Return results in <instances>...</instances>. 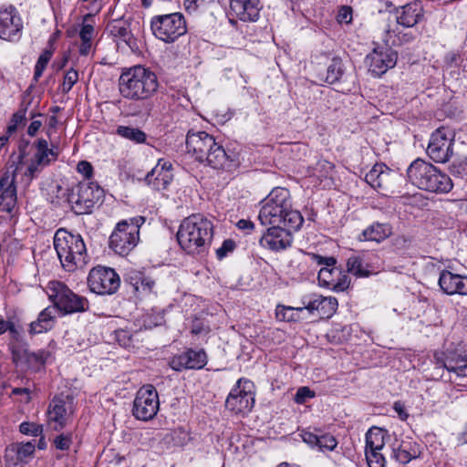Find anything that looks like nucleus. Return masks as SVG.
<instances>
[{
	"label": "nucleus",
	"instance_id": "f257e3e1",
	"mask_svg": "<svg viewBox=\"0 0 467 467\" xmlns=\"http://www.w3.org/2000/svg\"><path fill=\"white\" fill-rule=\"evenodd\" d=\"M213 236V224L211 220L201 213L185 218L177 233L181 247L188 254L203 253L211 244Z\"/></svg>",
	"mask_w": 467,
	"mask_h": 467
},
{
	"label": "nucleus",
	"instance_id": "f03ea898",
	"mask_svg": "<svg viewBox=\"0 0 467 467\" xmlns=\"http://www.w3.org/2000/svg\"><path fill=\"white\" fill-rule=\"evenodd\" d=\"M185 143L187 154L200 163L213 169H223L228 162L223 147L205 131L189 130Z\"/></svg>",
	"mask_w": 467,
	"mask_h": 467
},
{
	"label": "nucleus",
	"instance_id": "7ed1b4c3",
	"mask_svg": "<svg viewBox=\"0 0 467 467\" xmlns=\"http://www.w3.org/2000/svg\"><path fill=\"white\" fill-rule=\"evenodd\" d=\"M158 88L159 81L156 74L142 66L126 69L119 79V92L128 99H148L156 93Z\"/></svg>",
	"mask_w": 467,
	"mask_h": 467
},
{
	"label": "nucleus",
	"instance_id": "20e7f679",
	"mask_svg": "<svg viewBox=\"0 0 467 467\" xmlns=\"http://www.w3.org/2000/svg\"><path fill=\"white\" fill-rule=\"evenodd\" d=\"M18 151L17 166L26 165L23 174L26 185H29L45 167L56 161L58 157V152L54 147L49 148L45 139H38L32 145L29 141H21Z\"/></svg>",
	"mask_w": 467,
	"mask_h": 467
},
{
	"label": "nucleus",
	"instance_id": "39448f33",
	"mask_svg": "<svg viewBox=\"0 0 467 467\" xmlns=\"http://www.w3.org/2000/svg\"><path fill=\"white\" fill-rule=\"evenodd\" d=\"M54 247L62 267L68 272L88 264L87 248L80 234L60 228L54 235Z\"/></svg>",
	"mask_w": 467,
	"mask_h": 467
},
{
	"label": "nucleus",
	"instance_id": "423d86ee",
	"mask_svg": "<svg viewBox=\"0 0 467 467\" xmlns=\"http://www.w3.org/2000/svg\"><path fill=\"white\" fill-rule=\"evenodd\" d=\"M410 182L420 190L435 193H447L452 187L451 178L437 167L421 159H417L407 169Z\"/></svg>",
	"mask_w": 467,
	"mask_h": 467
},
{
	"label": "nucleus",
	"instance_id": "0eeeda50",
	"mask_svg": "<svg viewBox=\"0 0 467 467\" xmlns=\"http://www.w3.org/2000/svg\"><path fill=\"white\" fill-rule=\"evenodd\" d=\"M103 196L104 190L98 183L83 181L68 191L67 201L76 214H88Z\"/></svg>",
	"mask_w": 467,
	"mask_h": 467
},
{
	"label": "nucleus",
	"instance_id": "6e6552de",
	"mask_svg": "<svg viewBox=\"0 0 467 467\" xmlns=\"http://www.w3.org/2000/svg\"><path fill=\"white\" fill-rule=\"evenodd\" d=\"M46 292L49 300L63 315L85 312L88 308L86 297L78 296L60 281H50Z\"/></svg>",
	"mask_w": 467,
	"mask_h": 467
},
{
	"label": "nucleus",
	"instance_id": "1a4fd4ad",
	"mask_svg": "<svg viewBox=\"0 0 467 467\" xmlns=\"http://www.w3.org/2000/svg\"><path fill=\"white\" fill-rule=\"evenodd\" d=\"M144 222L141 216L119 222L109 237V247L119 255L129 254L138 244L140 227Z\"/></svg>",
	"mask_w": 467,
	"mask_h": 467
},
{
	"label": "nucleus",
	"instance_id": "9d476101",
	"mask_svg": "<svg viewBox=\"0 0 467 467\" xmlns=\"http://www.w3.org/2000/svg\"><path fill=\"white\" fill-rule=\"evenodd\" d=\"M154 36L165 43H174L187 33L186 20L181 13L154 16L150 20Z\"/></svg>",
	"mask_w": 467,
	"mask_h": 467
},
{
	"label": "nucleus",
	"instance_id": "9b49d317",
	"mask_svg": "<svg viewBox=\"0 0 467 467\" xmlns=\"http://www.w3.org/2000/svg\"><path fill=\"white\" fill-rule=\"evenodd\" d=\"M265 203L283 211L286 216L285 227L290 230H298L303 224V216L298 211L292 208L290 192L287 189L275 188L265 200Z\"/></svg>",
	"mask_w": 467,
	"mask_h": 467
},
{
	"label": "nucleus",
	"instance_id": "f8f14e48",
	"mask_svg": "<svg viewBox=\"0 0 467 467\" xmlns=\"http://www.w3.org/2000/svg\"><path fill=\"white\" fill-rule=\"evenodd\" d=\"M454 133L449 128L437 129L431 136L428 156L437 163L447 162L453 153Z\"/></svg>",
	"mask_w": 467,
	"mask_h": 467
},
{
	"label": "nucleus",
	"instance_id": "ddd939ff",
	"mask_svg": "<svg viewBox=\"0 0 467 467\" xmlns=\"http://www.w3.org/2000/svg\"><path fill=\"white\" fill-rule=\"evenodd\" d=\"M88 285L98 295H112L119 289L120 278L113 268L98 265L89 271Z\"/></svg>",
	"mask_w": 467,
	"mask_h": 467
},
{
	"label": "nucleus",
	"instance_id": "4468645a",
	"mask_svg": "<svg viewBox=\"0 0 467 467\" xmlns=\"http://www.w3.org/2000/svg\"><path fill=\"white\" fill-rule=\"evenodd\" d=\"M160 408L159 395L152 385L141 387L134 399L132 414L140 420L153 419Z\"/></svg>",
	"mask_w": 467,
	"mask_h": 467
},
{
	"label": "nucleus",
	"instance_id": "2eb2a0df",
	"mask_svg": "<svg viewBox=\"0 0 467 467\" xmlns=\"http://www.w3.org/2000/svg\"><path fill=\"white\" fill-rule=\"evenodd\" d=\"M252 387L251 381L244 379H238L236 386L231 390L225 400L226 409L235 414L250 412L254 404Z\"/></svg>",
	"mask_w": 467,
	"mask_h": 467
},
{
	"label": "nucleus",
	"instance_id": "dca6fc26",
	"mask_svg": "<svg viewBox=\"0 0 467 467\" xmlns=\"http://www.w3.org/2000/svg\"><path fill=\"white\" fill-rule=\"evenodd\" d=\"M74 412L73 398L69 395L55 397L49 403L47 410L48 424L55 431L62 430L69 417Z\"/></svg>",
	"mask_w": 467,
	"mask_h": 467
},
{
	"label": "nucleus",
	"instance_id": "f3484780",
	"mask_svg": "<svg viewBox=\"0 0 467 467\" xmlns=\"http://www.w3.org/2000/svg\"><path fill=\"white\" fill-rule=\"evenodd\" d=\"M398 60V53L390 47H378L366 57L368 71L377 77L385 74L395 67Z\"/></svg>",
	"mask_w": 467,
	"mask_h": 467
},
{
	"label": "nucleus",
	"instance_id": "a211bd4d",
	"mask_svg": "<svg viewBox=\"0 0 467 467\" xmlns=\"http://www.w3.org/2000/svg\"><path fill=\"white\" fill-rule=\"evenodd\" d=\"M435 358L436 368H444L447 370V376L441 374V378L457 385H462L463 382L467 380V356L445 358H441L436 356Z\"/></svg>",
	"mask_w": 467,
	"mask_h": 467
},
{
	"label": "nucleus",
	"instance_id": "6ab92c4d",
	"mask_svg": "<svg viewBox=\"0 0 467 467\" xmlns=\"http://www.w3.org/2000/svg\"><path fill=\"white\" fill-rule=\"evenodd\" d=\"M283 225H273L267 229V232L260 238L259 244L262 247L271 251L278 252L285 250L292 244V232Z\"/></svg>",
	"mask_w": 467,
	"mask_h": 467
},
{
	"label": "nucleus",
	"instance_id": "aec40b11",
	"mask_svg": "<svg viewBox=\"0 0 467 467\" xmlns=\"http://www.w3.org/2000/svg\"><path fill=\"white\" fill-rule=\"evenodd\" d=\"M387 16L398 22L404 28H410L419 24L424 17V8L420 1H413L396 7Z\"/></svg>",
	"mask_w": 467,
	"mask_h": 467
},
{
	"label": "nucleus",
	"instance_id": "412c9836",
	"mask_svg": "<svg viewBox=\"0 0 467 467\" xmlns=\"http://www.w3.org/2000/svg\"><path fill=\"white\" fill-rule=\"evenodd\" d=\"M400 26L394 19H390V16L384 19L381 40L388 47H400L415 40V36L411 32L405 31Z\"/></svg>",
	"mask_w": 467,
	"mask_h": 467
},
{
	"label": "nucleus",
	"instance_id": "4be33fe9",
	"mask_svg": "<svg viewBox=\"0 0 467 467\" xmlns=\"http://www.w3.org/2000/svg\"><path fill=\"white\" fill-rule=\"evenodd\" d=\"M207 364V355L203 349L188 348L184 352L173 356L169 365L176 371L183 369H200Z\"/></svg>",
	"mask_w": 467,
	"mask_h": 467
},
{
	"label": "nucleus",
	"instance_id": "5701e85b",
	"mask_svg": "<svg viewBox=\"0 0 467 467\" xmlns=\"http://www.w3.org/2000/svg\"><path fill=\"white\" fill-rule=\"evenodd\" d=\"M19 167L16 166L14 171H6L0 178V210L6 213H12L17 201V192L16 185V171Z\"/></svg>",
	"mask_w": 467,
	"mask_h": 467
},
{
	"label": "nucleus",
	"instance_id": "b1692460",
	"mask_svg": "<svg viewBox=\"0 0 467 467\" xmlns=\"http://www.w3.org/2000/svg\"><path fill=\"white\" fill-rule=\"evenodd\" d=\"M23 25L16 8L0 10V39L13 40L22 30Z\"/></svg>",
	"mask_w": 467,
	"mask_h": 467
},
{
	"label": "nucleus",
	"instance_id": "393cba45",
	"mask_svg": "<svg viewBox=\"0 0 467 467\" xmlns=\"http://www.w3.org/2000/svg\"><path fill=\"white\" fill-rule=\"evenodd\" d=\"M303 306L297 307L299 311L304 309L309 313L317 312L320 318H329L337 311V300L333 296L314 295L308 301H303Z\"/></svg>",
	"mask_w": 467,
	"mask_h": 467
},
{
	"label": "nucleus",
	"instance_id": "a878e982",
	"mask_svg": "<svg viewBox=\"0 0 467 467\" xmlns=\"http://www.w3.org/2000/svg\"><path fill=\"white\" fill-rule=\"evenodd\" d=\"M171 164L160 160L157 165L145 177L146 182L156 191L167 189L172 181Z\"/></svg>",
	"mask_w": 467,
	"mask_h": 467
},
{
	"label": "nucleus",
	"instance_id": "bb28decb",
	"mask_svg": "<svg viewBox=\"0 0 467 467\" xmlns=\"http://www.w3.org/2000/svg\"><path fill=\"white\" fill-rule=\"evenodd\" d=\"M439 285L447 295H467V276L443 270L440 275Z\"/></svg>",
	"mask_w": 467,
	"mask_h": 467
},
{
	"label": "nucleus",
	"instance_id": "cd10ccee",
	"mask_svg": "<svg viewBox=\"0 0 467 467\" xmlns=\"http://www.w3.org/2000/svg\"><path fill=\"white\" fill-rule=\"evenodd\" d=\"M391 171L383 163L375 164L366 174L365 181L373 189L381 191L388 189L391 184Z\"/></svg>",
	"mask_w": 467,
	"mask_h": 467
},
{
	"label": "nucleus",
	"instance_id": "c85d7f7f",
	"mask_svg": "<svg viewBox=\"0 0 467 467\" xmlns=\"http://www.w3.org/2000/svg\"><path fill=\"white\" fill-rule=\"evenodd\" d=\"M258 0H231L230 7L242 21H256L259 17Z\"/></svg>",
	"mask_w": 467,
	"mask_h": 467
},
{
	"label": "nucleus",
	"instance_id": "c756f323",
	"mask_svg": "<svg viewBox=\"0 0 467 467\" xmlns=\"http://www.w3.org/2000/svg\"><path fill=\"white\" fill-rule=\"evenodd\" d=\"M107 29L116 41L122 42L130 48L136 45L130 25L127 20L114 19L108 24Z\"/></svg>",
	"mask_w": 467,
	"mask_h": 467
},
{
	"label": "nucleus",
	"instance_id": "7c9ffc66",
	"mask_svg": "<svg viewBox=\"0 0 467 467\" xmlns=\"http://www.w3.org/2000/svg\"><path fill=\"white\" fill-rule=\"evenodd\" d=\"M59 311L57 307L53 305L42 310L37 319L31 322L29 326V333L31 335L40 334L50 330L56 323V315Z\"/></svg>",
	"mask_w": 467,
	"mask_h": 467
},
{
	"label": "nucleus",
	"instance_id": "2f4dec72",
	"mask_svg": "<svg viewBox=\"0 0 467 467\" xmlns=\"http://www.w3.org/2000/svg\"><path fill=\"white\" fill-rule=\"evenodd\" d=\"M392 234V227L389 223H374L358 235L360 242L380 243L389 237Z\"/></svg>",
	"mask_w": 467,
	"mask_h": 467
},
{
	"label": "nucleus",
	"instance_id": "473e14b6",
	"mask_svg": "<svg viewBox=\"0 0 467 467\" xmlns=\"http://www.w3.org/2000/svg\"><path fill=\"white\" fill-rule=\"evenodd\" d=\"M126 280L133 286L137 293L142 296L151 294L155 287V281L140 271H130L127 274Z\"/></svg>",
	"mask_w": 467,
	"mask_h": 467
},
{
	"label": "nucleus",
	"instance_id": "72a5a7b5",
	"mask_svg": "<svg viewBox=\"0 0 467 467\" xmlns=\"http://www.w3.org/2000/svg\"><path fill=\"white\" fill-rule=\"evenodd\" d=\"M420 451L416 442L402 441L398 447L392 449L393 458L400 463L406 464L413 459L419 458Z\"/></svg>",
	"mask_w": 467,
	"mask_h": 467
},
{
	"label": "nucleus",
	"instance_id": "f704fd0d",
	"mask_svg": "<svg viewBox=\"0 0 467 467\" xmlns=\"http://www.w3.org/2000/svg\"><path fill=\"white\" fill-rule=\"evenodd\" d=\"M258 219L263 225L272 224L283 225L285 227V219H286V216H285L283 211L264 203L260 209Z\"/></svg>",
	"mask_w": 467,
	"mask_h": 467
},
{
	"label": "nucleus",
	"instance_id": "c9c22d12",
	"mask_svg": "<svg viewBox=\"0 0 467 467\" xmlns=\"http://www.w3.org/2000/svg\"><path fill=\"white\" fill-rule=\"evenodd\" d=\"M94 26L83 24L79 31L80 44L78 52L81 56H88L93 50Z\"/></svg>",
	"mask_w": 467,
	"mask_h": 467
},
{
	"label": "nucleus",
	"instance_id": "e433bc0d",
	"mask_svg": "<svg viewBox=\"0 0 467 467\" xmlns=\"http://www.w3.org/2000/svg\"><path fill=\"white\" fill-rule=\"evenodd\" d=\"M388 436V431L381 428H370L366 434V449L382 450Z\"/></svg>",
	"mask_w": 467,
	"mask_h": 467
},
{
	"label": "nucleus",
	"instance_id": "4c0bfd02",
	"mask_svg": "<svg viewBox=\"0 0 467 467\" xmlns=\"http://www.w3.org/2000/svg\"><path fill=\"white\" fill-rule=\"evenodd\" d=\"M36 445L34 441L17 442L12 444L7 451L16 453V458L19 462H28L35 452Z\"/></svg>",
	"mask_w": 467,
	"mask_h": 467
},
{
	"label": "nucleus",
	"instance_id": "58836bf2",
	"mask_svg": "<svg viewBox=\"0 0 467 467\" xmlns=\"http://www.w3.org/2000/svg\"><path fill=\"white\" fill-rule=\"evenodd\" d=\"M116 133L120 137L135 143H143L147 139V135L144 131L138 128L130 126H118Z\"/></svg>",
	"mask_w": 467,
	"mask_h": 467
},
{
	"label": "nucleus",
	"instance_id": "ea45409f",
	"mask_svg": "<svg viewBox=\"0 0 467 467\" xmlns=\"http://www.w3.org/2000/svg\"><path fill=\"white\" fill-rule=\"evenodd\" d=\"M50 358V353L45 350H38L37 352H30L27 355V358L23 366L27 368H32L34 370L39 369L47 359Z\"/></svg>",
	"mask_w": 467,
	"mask_h": 467
},
{
	"label": "nucleus",
	"instance_id": "a19ab883",
	"mask_svg": "<svg viewBox=\"0 0 467 467\" xmlns=\"http://www.w3.org/2000/svg\"><path fill=\"white\" fill-rule=\"evenodd\" d=\"M344 74L343 63L340 58L335 57L327 69L326 81L328 84H334L337 82Z\"/></svg>",
	"mask_w": 467,
	"mask_h": 467
},
{
	"label": "nucleus",
	"instance_id": "79ce46f5",
	"mask_svg": "<svg viewBox=\"0 0 467 467\" xmlns=\"http://www.w3.org/2000/svg\"><path fill=\"white\" fill-rule=\"evenodd\" d=\"M348 271L357 277H368L371 272L368 270L364 265L363 260L359 256H350L347 262Z\"/></svg>",
	"mask_w": 467,
	"mask_h": 467
},
{
	"label": "nucleus",
	"instance_id": "37998d69",
	"mask_svg": "<svg viewBox=\"0 0 467 467\" xmlns=\"http://www.w3.org/2000/svg\"><path fill=\"white\" fill-rule=\"evenodd\" d=\"M16 366H23L29 353L27 343L8 348Z\"/></svg>",
	"mask_w": 467,
	"mask_h": 467
},
{
	"label": "nucleus",
	"instance_id": "c03bdc74",
	"mask_svg": "<svg viewBox=\"0 0 467 467\" xmlns=\"http://www.w3.org/2000/svg\"><path fill=\"white\" fill-rule=\"evenodd\" d=\"M27 107L21 105V108L13 114L10 123L7 126L6 133L11 135L17 130V127L20 124H25L26 122V114Z\"/></svg>",
	"mask_w": 467,
	"mask_h": 467
},
{
	"label": "nucleus",
	"instance_id": "a18cd8bd",
	"mask_svg": "<svg viewBox=\"0 0 467 467\" xmlns=\"http://www.w3.org/2000/svg\"><path fill=\"white\" fill-rule=\"evenodd\" d=\"M450 171L453 176L467 180V157L455 159L450 166Z\"/></svg>",
	"mask_w": 467,
	"mask_h": 467
},
{
	"label": "nucleus",
	"instance_id": "49530a36",
	"mask_svg": "<svg viewBox=\"0 0 467 467\" xmlns=\"http://www.w3.org/2000/svg\"><path fill=\"white\" fill-rule=\"evenodd\" d=\"M380 451L366 449L365 454L368 467H385L386 460Z\"/></svg>",
	"mask_w": 467,
	"mask_h": 467
},
{
	"label": "nucleus",
	"instance_id": "de8ad7c7",
	"mask_svg": "<svg viewBox=\"0 0 467 467\" xmlns=\"http://www.w3.org/2000/svg\"><path fill=\"white\" fill-rule=\"evenodd\" d=\"M51 57H52V52L46 50L38 57L36 64L35 66V71H34V79L36 82L38 81L39 78L42 76Z\"/></svg>",
	"mask_w": 467,
	"mask_h": 467
},
{
	"label": "nucleus",
	"instance_id": "09e8293b",
	"mask_svg": "<svg viewBox=\"0 0 467 467\" xmlns=\"http://www.w3.org/2000/svg\"><path fill=\"white\" fill-rule=\"evenodd\" d=\"M335 273H337V268L322 267L317 275L319 283L327 288H331L336 275Z\"/></svg>",
	"mask_w": 467,
	"mask_h": 467
},
{
	"label": "nucleus",
	"instance_id": "8fccbe9b",
	"mask_svg": "<svg viewBox=\"0 0 467 467\" xmlns=\"http://www.w3.org/2000/svg\"><path fill=\"white\" fill-rule=\"evenodd\" d=\"M335 279L330 289L337 292H343L347 290L350 285V279L348 275L342 274L338 269L335 273Z\"/></svg>",
	"mask_w": 467,
	"mask_h": 467
},
{
	"label": "nucleus",
	"instance_id": "3c124183",
	"mask_svg": "<svg viewBox=\"0 0 467 467\" xmlns=\"http://www.w3.org/2000/svg\"><path fill=\"white\" fill-rule=\"evenodd\" d=\"M78 80V73L74 68L67 70L64 76L61 90L64 94L68 93Z\"/></svg>",
	"mask_w": 467,
	"mask_h": 467
},
{
	"label": "nucleus",
	"instance_id": "603ef678",
	"mask_svg": "<svg viewBox=\"0 0 467 467\" xmlns=\"http://www.w3.org/2000/svg\"><path fill=\"white\" fill-rule=\"evenodd\" d=\"M9 339H8V348L11 346H17L26 344V341L24 338L23 336V328L14 324L13 327H11V329L9 330Z\"/></svg>",
	"mask_w": 467,
	"mask_h": 467
},
{
	"label": "nucleus",
	"instance_id": "864d4df0",
	"mask_svg": "<svg viewBox=\"0 0 467 467\" xmlns=\"http://www.w3.org/2000/svg\"><path fill=\"white\" fill-rule=\"evenodd\" d=\"M337 441L336 440V438L333 435H331L329 433L318 435L317 447L319 448L320 451H331L337 447Z\"/></svg>",
	"mask_w": 467,
	"mask_h": 467
},
{
	"label": "nucleus",
	"instance_id": "5fc2aeb1",
	"mask_svg": "<svg viewBox=\"0 0 467 467\" xmlns=\"http://www.w3.org/2000/svg\"><path fill=\"white\" fill-rule=\"evenodd\" d=\"M19 431L23 434L38 436L43 432V426L34 422H22L19 426Z\"/></svg>",
	"mask_w": 467,
	"mask_h": 467
},
{
	"label": "nucleus",
	"instance_id": "6e6d98bb",
	"mask_svg": "<svg viewBox=\"0 0 467 467\" xmlns=\"http://www.w3.org/2000/svg\"><path fill=\"white\" fill-rule=\"evenodd\" d=\"M236 247L235 242L232 239H226L223 242L222 245L216 249V256L219 260L223 259L232 253Z\"/></svg>",
	"mask_w": 467,
	"mask_h": 467
},
{
	"label": "nucleus",
	"instance_id": "4d7b16f0",
	"mask_svg": "<svg viewBox=\"0 0 467 467\" xmlns=\"http://www.w3.org/2000/svg\"><path fill=\"white\" fill-rule=\"evenodd\" d=\"M294 310L299 311L297 307L295 308L291 306H278L275 310L276 318L282 321H292L294 320V317L292 315Z\"/></svg>",
	"mask_w": 467,
	"mask_h": 467
},
{
	"label": "nucleus",
	"instance_id": "13d9d810",
	"mask_svg": "<svg viewBox=\"0 0 467 467\" xmlns=\"http://www.w3.org/2000/svg\"><path fill=\"white\" fill-rule=\"evenodd\" d=\"M314 397L315 392L308 387H300L294 397V400L297 404H304L308 399Z\"/></svg>",
	"mask_w": 467,
	"mask_h": 467
},
{
	"label": "nucleus",
	"instance_id": "bf43d9fd",
	"mask_svg": "<svg viewBox=\"0 0 467 467\" xmlns=\"http://www.w3.org/2000/svg\"><path fill=\"white\" fill-rule=\"evenodd\" d=\"M71 443H72V439H71L70 435L61 434V435H58L54 440V444H55L56 448L58 450H61V451L68 450L70 448Z\"/></svg>",
	"mask_w": 467,
	"mask_h": 467
},
{
	"label": "nucleus",
	"instance_id": "052dcab7",
	"mask_svg": "<svg viewBox=\"0 0 467 467\" xmlns=\"http://www.w3.org/2000/svg\"><path fill=\"white\" fill-rule=\"evenodd\" d=\"M210 332L209 327L205 326L203 322L199 319H196L192 322L191 327V333L192 335H201V334H208Z\"/></svg>",
	"mask_w": 467,
	"mask_h": 467
},
{
	"label": "nucleus",
	"instance_id": "680f3d73",
	"mask_svg": "<svg viewBox=\"0 0 467 467\" xmlns=\"http://www.w3.org/2000/svg\"><path fill=\"white\" fill-rule=\"evenodd\" d=\"M313 260L318 265H325L324 267L333 268L332 266L336 264V259L332 256L330 257H323L318 254H312Z\"/></svg>",
	"mask_w": 467,
	"mask_h": 467
},
{
	"label": "nucleus",
	"instance_id": "e2e57ef3",
	"mask_svg": "<svg viewBox=\"0 0 467 467\" xmlns=\"http://www.w3.org/2000/svg\"><path fill=\"white\" fill-rule=\"evenodd\" d=\"M77 170L79 173L83 174L86 178H90L93 173V167L87 161H79L78 163Z\"/></svg>",
	"mask_w": 467,
	"mask_h": 467
},
{
	"label": "nucleus",
	"instance_id": "0e129e2a",
	"mask_svg": "<svg viewBox=\"0 0 467 467\" xmlns=\"http://www.w3.org/2000/svg\"><path fill=\"white\" fill-rule=\"evenodd\" d=\"M352 20V9L348 6H344L340 9L338 14V22L340 23H350Z\"/></svg>",
	"mask_w": 467,
	"mask_h": 467
},
{
	"label": "nucleus",
	"instance_id": "69168bd1",
	"mask_svg": "<svg viewBox=\"0 0 467 467\" xmlns=\"http://www.w3.org/2000/svg\"><path fill=\"white\" fill-rule=\"evenodd\" d=\"M303 441L308 445L314 447L318 444V435L312 432H304L302 435Z\"/></svg>",
	"mask_w": 467,
	"mask_h": 467
},
{
	"label": "nucleus",
	"instance_id": "338daca9",
	"mask_svg": "<svg viewBox=\"0 0 467 467\" xmlns=\"http://www.w3.org/2000/svg\"><path fill=\"white\" fill-rule=\"evenodd\" d=\"M202 4L198 0H185L184 7L188 13H192L200 7Z\"/></svg>",
	"mask_w": 467,
	"mask_h": 467
},
{
	"label": "nucleus",
	"instance_id": "774afa93",
	"mask_svg": "<svg viewBox=\"0 0 467 467\" xmlns=\"http://www.w3.org/2000/svg\"><path fill=\"white\" fill-rule=\"evenodd\" d=\"M42 126L40 120H33L27 129V134L31 137L35 136Z\"/></svg>",
	"mask_w": 467,
	"mask_h": 467
}]
</instances>
